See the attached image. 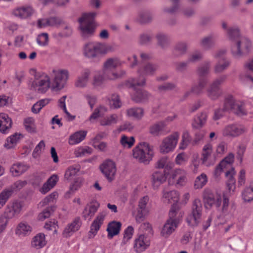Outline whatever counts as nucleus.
Instances as JSON below:
<instances>
[{"label": "nucleus", "instance_id": "38", "mask_svg": "<svg viewBox=\"0 0 253 253\" xmlns=\"http://www.w3.org/2000/svg\"><path fill=\"white\" fill-rule=\"evenodd\" d=\"M106 111L107 109L105 107L101 105L99 106L94 109L93 112L89 117V121L93 122L94 120L98 118L102 117Z\"/></svg>", "mask_w": 253, "mask_h": 253}, {"label": "nucleus", "instance_id": "29", "mask_svg": "<svg viewBox=\"0 0 253 253\" xmlns=\"http://www.w3.org/2000/svg\"><path fill=\"white\" fill-rule=\"evenodd\" d=\"M99 207V204L97 202L91 203L90 206L85 207L83 212V216L84 219H86L88 217L93 216Z\"/></svg>", "mask_w": 253, "mask_h": 253}, {"label": "nucleus", "instance_id": "14", "mask_svg": "<svg viewBox=\"0 0 253 253\" xmlns=\"http://www.w3.org/2000/svg\"><path fill=\"white\" fill-rule=\"evenodd\" d=\"M100 169L107 180L111 182L114 180L116 172L115 163L111 160L105 161L100 166Z\"/></svg>", "mask_w": 253, "mask_h": 253}, {"label": "nucleus", "instance_id": "16", "mask_svg": "<svg viewBox=\"0 0 253 253\" xmlns=\"http://www.w3.org/2000/svg\"><path fill=\"white\" fill-rule=\"evenodd\" d=\"M246 131L245 127L243 126L231 124L227 126L223 130L224 136L236 137L244 133Z\"/></svg>", "mask_w": 253, "mask_h": 253}, {"label": "nucleus", "instance_id": "21", "mask_svg": "<svg viewBox=\"0 0 253 253\" xmlns=\"http://www.w3.org/2000/svg\"><path fill=\"white\" fill-rule=\"evenodd\" d=\"M168 172L165 171H156L152 174V183L154 188H157L164 183L167 179Z\"/></svg>", "mask_w": 253, "mask_h": 253}, {"label": "nucleus", "instance_id": "45", "mask_svg": "<svg viewBox=\"0 0 253 253\" xmlns=\"http://www.w3.org/2000/svg\"><path fill=\"white\" fill-rule=\"evenodd\" d=\"M118 120V116L117 114H112L110 116L105 117L100 120V125L102 126H111L112 124H117Z\"/></svg>", "mask_w": 253, "mask_h": 253}, {"label": "nucleus", "instance_id": "25", "mask_svg": "<svg viewBox=\"0 0 253 253\" xmlns=\"http://www.w3.org/2000/svg\"><path fill=\"white\" fill-rule=\"evenodd\" d=\"M122 226V223L119 221H113L110 222L107 228V237L112 239L114 236L119 234Z\"/></svg>", "mask_w": 253, "mask_h": 253}, {"label": "nucleus", "instance_id": "20", "mask_svg": "<svg viewBox=\"0 0 253 253\" xmlns=\"http://www.w3.org/2000/svg\"><path fill=\"white\" fill-rule=\"evenodd\" d=\"M104 219V216L102 214H99L96 216L90 227V230L88 232L89 238H92L97 234L98 231L103 223Z\"/></svg>", "mask_w": 253, "mask_h": 253}, {"label": "nucleus", "instance_id": "2", "mask_svg": "<svg viewBox=\"0 0 253 253\" xmlns=\"http://www.w3.org/2000/svg\"><path fill=\"white\" fill-rule=\"evenodd\" d=\"M30 73L34 76V80L30 81L28 84L29 88L37 91L39 93H44L50 87V78L45 73L38 72L35 69H31Z\"/></svg>", "mask_w": 253, "mask_h": 253}, {"label": "nucleus", "instance_id": "23", "mask_svg": "<svg viewBox=\"0 0 253 253\" xmlns=\"http://www.w3.org/2000/svg\"><path fill=\"white\" fill-rule=\"evenodd\" d=\"M121 65L120 61L116 58H109L107 59L104 64V74L105 78H107V76H110L112 69H114Z\"/></svg>", "mask_w": 253, "mask_h": 253}, {"label": "nucleus", "instance_id": "60", "mask_svg": "<svg viewBox=\"0 0 253 253\" xmlns=\"http://www.w3.org/2000/svg\"><path fill=\"white\" fill-rule=\"evenodd\" d=\"M37 42L39 45L45 46L48 44V35L46 33L40 34L37 38Z\"/></svg>", "mask_w": 253, "mask_h": 253}, {"label": "nucleus", "instance_id": "24", "mask_svg": "<svg viewBox=\"0 0 253 253\" xmlns=\"http://www.w3.org/2000/svg\"><path fill=\"white\" fill-rule=\"evenodd\" d=\"M11 119L8 115L4 113L0 114V132L7 133L12 125Z\"/></svg>", "mask_w": 253, "mask_h": 253}, {"label": "nucleus", "instance_id": "49", "mask_svg": "<svg viewBox=\"0 0 253 253\" xmlns=\"http://www.w3.org/2000/svg\"><path fill=\"white\" fill-rule=\"evenodd\" d=\"M135 142V139L133 136L128 137L125 135L122 136L120 143L124 147L128 148H131Z\"/></svg>", "mask_w": 253, "mask_h": 253}, {"label": "nucleus", "instance_id": "7", "mask_svg": "<svg viewBox=\"0 0 253 253\" xmlns=\"http://www.w3.org/2000/svg\"><path fill=\"white\" fill-rule=\"evenodd\" d=\"M159 66L157 64L147 63L141 68H139L138 73L139 74L138 78L132 79L131 83V86H135V85H144L146 83V79L144 76H153L158 70Z\"/></svg>", "mask_w": 253, "mask_h": 253}, {"label": "nucleus", "instance_id": "13", "mask_svg": "<svg viewBox=\"0 0 253 253\" xmlns=\"http://www.w3.org/2000/svg\"><path fill=\"white\" fill-rule=\"evenodd\" d=\"M203 198L206 209L211 208L213 206L217 209L220 208L222 202L220 196H215L211 191L206 190L204 193Z\"/></svg>", "mask_w": 253, "mask_h": 253}, {"label": "nucleus", "instance_id": "31", "mask_svg": "<svg viewBox=\"0 0 253 253\" xmlns=\"http://www.w3.org/2000/svg\"><path fill=\"white\" fill-rule=\"evenodd\" d=\"M187 47V43L185 42H177L173 49V55L175 57L184 55L186 52Z\"/></svg>", "mask_w": 253, "mask_h": 253}, {"label": "nucleus", "instance_id": "15", "mask_svg": "<svg viewBox=\"0 0 253 253\" xmlns=\"http://www.w3.org/2000/svg\"><path fill=\"white\" fill-rule=\"evenodd\" d=\"M82 225V222L80 217H75L72 222L68 224L64 228L62 235L65 238L71 237L75 232L78 231Z\"/></svg>", "mask_w": 253, "mask_h": 253}, {"label": "nucleus", "instance_id": "10", "mask_svg": "<svg viewBox=\"0 0 253 253\" xmlns=\"http://www.w3.org/2000/svg\"><path fill=\"white\" fill-rule=\"evenodd\" d=\"M52 72L54 74L52 89L55 90H59L62 89L67 81L69 77V73L67 70H53Z\"/></svg>", "mask_w": 253, "mask_h": 253}, {"label": "nucleus", "instance_id": "62", "mask_svg": "<svg viewBox=\"0 0 253 253\" xmlns=\"http://www.w3.org/2000/svg\"><path fill=\"white\" fill-rule=\"evenodd\" d=\"M212 146L210 144H207L204 146L203 149V153H202V160L203 162H206L209 156L211 155L212 153Z\"/></svg>", "mask_w": 253, "mask_h": 253}, {"label": "nucleus", "instance_id": "27", "mask_svg": "<svg viewBox=\"0 0 253 253\" xmlns=\"http://www.w3.org/2000/svg\"><path fill=\"white\" fill-rule=\"evenodd\" d=\"M207 114L205 112H202L200 114L196 115L193 119L192 126L194 129H200L206 123Z\"/></svg>", "mask_w": 253, "mask_h": 253}, {"label": "nucleus", "instance_id": "17", "mask_svg": "<svg viewBox=\"0 0 253 253\" xmlns=\"http://www.w3.org/2000/svg\"><path fill=\"white\" fill-rule=\"evenodd\" d=\"M131 82L132 79L127 82V85L130 87L133 88L135 91L133 95H132V100L137 103L143 102L146 100L148 99L149 96L147 91L142 89H137V86H141V85H138L136 84L134 87L131 86Z\"/></svg>", "mask_w": 253, "mask_h": 253}, {"label": "nucleus", "instance_id": "58", "mask_svg": "<svg viewBox=\"0 0 253 253\" xmlns=\"http://www.w3.org/2000/svg\"><path fill=\"white\" fill-rule=\"evenodd\" d=\"M189 64V63L187 60L175 62L174 63L175 69L178 72L183 73L187 70Z\"/></svg>", "mask_w": 253, "mask_h": 253}, {"label": "nucleus", "instance_id": "4", "mask_svg": "<svg viewBox=\"0 0 253 253\" xmlns=\"http://www.w3.org/2000/svg\"><path fill=\"white\" fill-rule=\"evenodd\" d=\"M97 13L95 12L84 13L78 20L82 36L87 37L92 35L95 30L94 18Z\"/></svg>", "mask_w": 253, "mask_h": 253}, {"label": "nucleus", "instance_id": "57", "mask_svg": "<svg viewBox=\"0 0 253 253\" xmlns=\"http://www.w3.org/2000/svg\"><path fill=\"white\" fill-rule=\"evenodd\" d=\"M79 171V169L77 166H70L66 170L64 178L67 180L70 179L75 176Z\"/></svg>", "mask_w": 253, "mask_h": 253}, {"label": "nucleus", "instance_id": "5", "mask_svg": "<svg viewBox=\"0 0 253 253\" xmlns=\"http://www.w3.org/2000/svg\"><path fill=\"white\" fill-rule=\"evenodd\" d=\"M153 150L147 142L140 143L133 150V157L139 162L148 164L152 160Z\"/></svg>", "mask_w": 253, "mask_h": 253}, {"label": "nucleus", "instance_id": "55", "mask_svg": "<svg viewBox=\"0 0 253 253\" xmlns=\"http://www.w3.org/2000/svg\"><path fill=\"white\" fill-rule=\"evenodd\" d=\"M176 86V85L175 84L167 82L159 85L158 87V90L160 92H163L173 90L175 89Z\"/></svg>", "mask_w": 253, "mask_h": 253}, {"label": "nucleus", "instance_id": "18", "mask_svg": "<svg viewBox=\"0 0 253 253\" xmlns=\"http://www.w3.org/2000/svg\"><path fill=\"white\" fill-rule=\"evenodd\" d=\"M149 246V240L145 235L141 234L135 239L133 248L137 253H141L147 249Z\"/></svg>", "mask_w": 253, "mask_h": 253}, {"label": "nucleus", "instance_id": "8", "mask_svg": "<svg viewBox=\"0 0 253 253\" xmlns=\"http://www.w3.org/2000/svg\"><path fill=\"white\" fill-rule=\"evenodd\" d=\"M202 204L201 201L195 199L192 204L191 211L186 217V222L192 227L197 226L200 222L202 215Z\"/></svg>", "mask_w": 253, "mask_h": 253}, {"label": "nucleus", "instance_id": "30", "mask_svg": "<svg viewBox=\"0 0 253 253\" xmlns=\"http://www.w3.org/2000/svg\"><path fill=\"white\" fill-rule=\"evenodd\" d=\"M29 167L22 163L13 164L10 169V171L14 176H19L25 172Z\"/></svg>", "mask_w": 253, "mask_h": 253}, {"label": "nucleus", "instance_id": "6", "mask_svg": "<svg viewBox=\"0 0 253 253\" xmlns=\"http://www.w3.org/2000/svg\"><path fill=\"white\" fill-rule=\"evenodd\" d=\"M227 75H222L215 79L207 89V95L211 99L215 100L222 94V85L226 82Z\"/></svg>", "mask_w": 253, "mask_h": 253}, {"label": "nucleus", "instance_id": "11", "mask_svg": "<svg viewBox=\"0 0 253 253\" xmlns=\"http://www.w3.org/2000/svg\"><path fill=\"white\" fill-rule=\"evenodd\" d=\"M104 50V45L103 44L101 43H89L85 45L84 54L88 58L99 59Z\"/></svg>", "mask_w": 253, "mask_h": 253}, {"label": "nucleus", "instance_id": "1", "mask_svg": "<svg viewBox=\"0 0 253 253\" xmlns=\"http://www.w3.org/2000/svg\"><path fill=\"white\" fill-rule=\"evenodd\" d=\"M222 28L227 30V35L232 42L231 51L232 55L237 58H240L247 54L251 47V41L246 37L240 36L239 30L238 28H230L227 29L226 23L223 22Z\"/></svg>", "mask_w": 253, "mask_h": 253}, {"label": "nucleus", "instance_id": "52", "mask_svg": "<svg viewBox=\"0 0 253 253\" xmlns=\"http://www.w3.org/2000/svg\"><path fill=\"white\" fill-rule=\"evenodd\" d=\"M31 231V227L25 223H20L17 228L16 234L19 235H26Z\"/></svg>", "mask_w": 253, "mask_h": 253}, {"label": "nucleus", "instance_id": "35", "mask_svg": "<svg viewBox=\"0 0 253 253\" xmlns=\"http://www.w3.org/2000/svg\"><path fill=\"white\" fill-rule=\"evenodd\" d=\"M211 66V62L209 61H206L197 68V72L200 78H204L203 77L209 74Z\"/></svg>", "mask_w": 253, "mask_h": 253}, {"label": "nucleus", "instance_id": "42", "mask_svg": "<svg viewBox=\"0 0 253 253\" xmlns=\"http://www.w3.org/2000/svg\"><path fill=\"white\" fill-rule=\"evenodd\" d=\"M172 165L173 164L169 163L167 157H164L157 162L156 167L158 169L164 168V170L163 171L169 172V170L171 169Z\"/></svg>", "mask_w": 253, "mask_h": 253}, {"label": "nucleus", "instance_id": "9", "mask_svg": "<svg viewBox=\"0 0 253 253\" xmlns=\"http://www.w3.org/2000/svg\"><path fill=\"white\" fill-rule=\"evenodd\" d=\"M224 111H230L239 116L247 114L245 109V104L242 102L235 101L231 95L228 96L225 99L223 109Z\"/></svg>", "mask_w": 253, "mask_h": 253}, {"label": "nucleus", "instance_id": "39", "mask_svg": "<svg viewBox=\"0 0 253 253\" xmlns=\"http://www.w3.org/2000/svg\"><path fill=\"white\" fill-rule=\"evenodd\" d=\"M230 62L226 58H223L222 60H219L214 68L215 73H220L226 70L230 65Z\"/></svg>", "mask_w": 253, "mask_h": 253}, {"label": "nucleus", "instance_id": "19", "mask_svg": "<svg viewBox=\"0 0 253 253\" xmlns=\"http://www.w3.org/2000/svg\"><path fill=\"white\" fill-rule=\"evenodd\" d=\"M166 126L165 121L156 123L150 126L149 133L155 136L166 135L167 133V132L165 131Z\"/></svg>", "mask_w": 253, "mask_h": 253}, {"label": "nucleus", "instance_id": "36", "mask_svg": "<svg viewBox=\"0 0 253 253\" xmlns=\"http://www.w3.org/2000/svg\"><path fill=\"white\" fill-rule=\"evenodd\" d=\"M127 115L140 120L144 115V110L140 107H133L127 110Z\"/></svg>", "mask_w": 253, "mask_h": 253}, {"label": "nucleus", "instance_id": "37", "mask_svg": "<svg viewBox=\"0 0 253 253\" xmlns=\"http://www.w3.org/2000/svg\"><path fill=\"white\" fill-rule=\"evenodd\" d=\"M185 172L181 169L175 170L171 174V178L173 179H176V184L183 185L185 182Z\"/></svg>", "mask_w": 253, "mask_h": 253}, {"label": "nucleus", "instance_id": "51", "mask_svg": "<svg viewBox=\"0 0 253 253\" xmlns=\"http://www.w3.org/2000/svg\"><path fill=\"white\" fill-rule=\"evenodd\" d=\"M27 182L26 180H18L15 181L13 184L7 188L8 190H10L11 192V195L14 191L19 190L24 187Z\"/></svg>", "mask_w": 253, "mask_h": 253}, {"label": "nucleus", "instance_id": "46", "mask_svg": "<svg viewBox=\"0 0 253 253\" xmlns=\"http://www.w3.org/2000/svg\"><path fill=\"white\" fill-rule=\"evenodd\" d=\"M23 136L20 133H15L7 139V143L4 144V147L9 149L12 147V145L16 144Z\"/></svg>", "mask_w": 253, "mask_h": 253}, {"label": "nucleus", "instance_id": "56", "mask_svg": "<svg viewBox=\"0 0 253 253\" xmlns=\"http://www.w3.org/2000/svg\"><path fill=\"white\" fill-rule=\"evenodd\" d=\"M55 209L54 207H48L45 209L42 212L40 213L38 215V219L39 220H43L46 218L49 217L52 212H53Z\"/></svg>", "mask_w": 253, "mask_h": 253}, {"label": "nucleus", "instance_id": "12", "mask_svg": "<svg viewBox=\"0 0 253 253\" xmlns=\"http://www.w3.org/2000/svg\"><path fill=\"white\" fill-rule=\"evenodd\" d=\"M179 138V133L175 132L172 134L165 138L160 146L162 153H167L172 151L175 147Z\"/></svg>", "mask_w": 253, "mask_h": 253}, {"label": "nucleus", "instance_id": "44", "mask_svg": "<svg viewBox=\"0 0 253 253\" xmlns=\"http://www.w3.org/2000/svg\"><path fill=\"white\" fill-rule=\"evenodd\" d=\"M164 197L167 199L169 203H171L172 201L174 202L172 204H176L179 200V194L175 190H171L169 192H166L164 193Z\"/></svg>", "mask_w": 253, "mask_h": 253}, {"label": "nucleus", "instance_id": "47", "mask_svg": "<svg viewBox=\"0 0 253 253\" xmlns=\"http://www.w3.org/2000/svg\"><path fill=\"white\" fill-rule=\"evenodd\" d=\"M12 196L11 192L7 188L0 193V209L2 208Z\"/></svg>", "mask_w": 253, "mask_h": 253}, {"label": "nucleus", "instance_id": "50", "mask_svg": "<svg viewBox=\"0 0 253 253\" xmlns=\"http://www.w3.org/2000/svg\"><path fill=\"white\" fill-rule=\"evenodd\" d=\"M35 120L32 117L26 118L24 121V125L26 130L30 133L36 132V127L34 124Z\"/></svg>", "mask_w": 253, "mask_h": 253}, {"label": "nucleus", "instance_id": "40", "mask_svg": "<svg viewBox=\"0 0 253 253\" xmlns=\"http://www.w3.org/2000/svg\"><path fill=\"white\" fill-rule=\"evenodd\" d=\"M89 74V71L88 69H85L82 73L81 76L78 78L76 83V85L79 87H84L87 83Z\"/></svg>", "mask_w": 253, "mask_h": 253}, {"label": "nucleus", "instance_id": "61", "mask_svg": "<svg viewBox=\"0 0 253 253\" xmlns=\"http://www.w3.org/2000/svg\"><path fill=\"white\" fill-rule=\"evenodd\" d=\"M133 232V228L131 226H128L124 231V238L122 244H126L132 238Z\"/></svg>", "mask_w": 253, "mask_h": 253}, {"label": "nucleus", "instance_id": "54", "mask_svg": "<svg viewBox=\"0 0 253 253\" xmlns=\"http://www.w3.org/2000/svg\"><path fill=\"white\" fill-rule=\"evenodd\" d=\"M152 40V36L149 34L143 33L139 35L138 42L140 45H144L150 43Z\"/></svg>", "mask_w": 253, "mask_h": 253}, {"label": "nucleus", "instance_id": "34", "mask_svg": "<svg viewBox=\"0 0 253 253\" xmlns=\"http://www.w3.org/2000/svg\"><path fill=\"white\" fill-rule=\"evenodd\" d=\"M235 173V172L234 168H232L231 170L226 171L225 173V175L228 178L226 185L229 191H234V189H235L236 180L234 177V175Z\"/></svg>", "mask_w": 253, "mask_h": 253}, {"label": "nucleus", "instance_id": "48", "mask_svg": "<svg viewBox=\"0 0 253 253\" xmlns=\"http://www.w3.org/2000/svg\"><path fill=\"white\" fill-rule=\"evenodd\" d=\"M208 181L207 176L206 174L202 173L200 175L197 177L194 183V187L195 189L202 188L205 185Z\"/></svg>", "mask_w": 253, "mask_h": 253}, {"label": "nucleus", "instance_id": "22", "mask_svg": "<svg viewBox=\"0 0 253 253\" xmlns=\"http://www.w3.org/2000/svg\"><path fill=\"white\" fill-rule=\"evenodd\" d=\"M33 13L32 8L31 7H18L14 9L12 14L20 19H26L31 16Z\"/></svg>", "mask_w": 253, "mask_h": 253}, {"label": "nucleus", "instance_id": "41", "mask_svg": "<svg viewBox=\"0 0 253 253\" xmlns=\"http://www.w3.org/2000/svg\"><path fill=\"white\" fill-rule=\"evenodd\" d=\"M32 245L38 249L42 248L45 245V236L43 233H39L33 239Z\"/></svg>", "mask_w": 253, "mask_h": 253}, {"label": "nucleus", "instance_id": "32", "mask_svg": "<svg viewBox=\"0 0 253 253\" xmlns=\"http://www.w3.org/2000/svg\"><path fill=\"white\" fill-rule=\"evenodd\" d=\"M157 40V44L162 48L165 49L167 48L169 44V37L163 33H159L156 36Z\"/></svg>", "mask_w": 253, "mask_h": 253}, {"label": "nucleus", "instance_id": "3", "mask_svg": "<svg viewBox=\"0 0 253 253\" xmlns=\"http://www.w3.org/2000/svg\"><path fill=\"white\" fill-rule=\"evenodd\" d=\"M179 207L176 204L171 206L169 212V218L164 224L161 232V235L168 238L176 228L180 220V215L177 216Z\"/></svg>", "mask_w": 253, "mask_h": 253}, {"label": "nucleus", "instance_id": "26", "mask_svg": "<svg viewBox=\"0 0 253 253\" xmlns=\"http://www.w3.org/2000/svg\"><path fill=\"white\" fill-rule=\"evenodd\" d=\"M217 36L211 34L203 38L200 42V45L205 50H209L213 47L215 45V42Z\"/></svg>", "mask_w": 253, "mask_h": 253}, {"label": "nucleus", "instance_id": "28", "mask_svg": "<svg viewBox=\"0 0 253 253\" xmlns=\"http://www.w3.org/2000/svg\"><path fill=\"white\" fill-rule=\"evenodd\" d=\"M87 131L85 130H80L75 132L70 135L69 139V143L70 145H75L80 143L85 137Z\"/></svg>", "mask_w": 253, "mask_h": 253}, {"label": "nucleus", "instance_id": "53", "mask_svg": "<svg viewBox=\"0 0 253 253\" xmlns=\"http://www.w3.org/2000/svg\"><path fill=\"white\" fill-rule=\"evenodd\" d=\"M92 149L88 146L80 147L75 151V154L77 157H83L92 153Z\"/></svg>", "mask_w": 253, "mask_h": 253}, {"label": "nucleus", "instance_id": "63", "mask_svg": "<svg viewBox=\"0 0 253 253\" xmlns=\"http://www.w3.org/2000/svg\"><path fill=\"white\" fill-rule=\"evenodd\" d=\"M101 136L98 134L93 139L92 142V145L94 148H98L100 151H104L105 148L106 147V143L104 142H102L100 143H98V141L101 139Z\"/></svg>", "mask_w": 253, "mask_h": 253}, {"label": "nucleus", "instance_id": "59", "mask_svg": "<svg viewBox=\"0 0 253 253\" xmlns=\"http://www.w3.org/2000/svg\"><path fill=\"white\" fill-rule=\"evenodd\" d=\"M242 198L245 202H249L253 200V188L247 187L242 193Z\"/></svg>", "mask_w": 253, "mask_h": 253}, {"label": "nucleus", "instance_id": "64", "mask_svg": "<svg viewBox=\"0 0 253 253\" xmlns=\"http://www.w3.org/2000/svg\"><path fill=\"white\" fill-rule=\"evenodd\" d=\"M49 24L50 27L58 26L63 22V19L58 16L48 17Z\"/></svg>", "mask_w": 253, "mask_h": 253}, {"label": "nucleus", "instance_id": "43", "mask_svg": "<svg viewBox=\"0 0 253 253\" xmlns=\"http://www.w3.org/2000/svg\"><path fill=\"white\" fill-rule=\"evenodd\" d=\"M110 107L112 108L118 109L122 106V102L118 94L113 93L108 98Z\"/></svg>", "mask_w": 253, "mask_h": 253}, {"label": "nucleus", "instance_id": "33", "mask_svg": "<svg viewBox=\"0 0 253 253\" xmlns=\"http://www.w3.org/2000/svg\"><path fill=\"white\" fill-rule=\"evenodd\" d=\"M207 84V80L205 78H200L198 84H194L191 87L192 93L199 95L203 93Z\"/></svg>", "mask_w": 253, "mask_h": 253}]
</instances>
